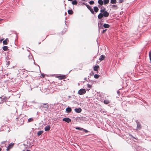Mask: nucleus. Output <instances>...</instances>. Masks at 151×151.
<instances>
[{
	"label": "nucleus",
	"mask_w": 151,
	"mask_h": 151,
	"mask_svg": "<svg viewBox=\"0 0 151 151\" xmlns=\"http://www.w3.org/2000/svg\"><path fill=\"white\" fill-rule=\"evenodd\" d=\"M48 107V106L47 104H42L41 105L40 108L42 110L43 109H45V111H47Z\"/></svg>",
	"instance_id": "obj_1"
},
{
	"label": "nucleus",
	"mask_w": 151,
	"mask_h": 151,
	"mask_svg": "<svg viewBox=\"0 0 151 151\" xmlns=\"http://www.w3.org/2000/svg\"><path fill=\"white\" fill-rule=\"evenodd\" d=\"M136 123L137 124V127L136 130H139L141 129L142 128V126L140 122L138 121L137 120L136 121Z\"/></svg>",
	"instance_id": "obj_2"
},
{
	"label": "nucleus",
	"mask_w": 151,
	"mask_h": 151,
	"mask_svg": "<svg viewBox=\"0 0 151 151\" xmlns=\"http://www.w3.org/2000/svg\"><path fill=\"white\" fill-rule=\"evenodd\" d=\"M86 92V91L85 89L81 88L78 91V93L79 95H82L85 94Z\"/></svg>",
	"instance_id": "obj_3"
},
{
	"label": "nucleus",
	"mask_w": 151,
	"mask_h": 151,
	"mask_svg": "<svg viewBox=\"0 0 151 151\" xmlns=\"http://www.w3.org/2000/svg\"><path fill=\"white\" fill-rule=\"evenodd\" d=\"M63 121L69 123L71 121V120L69 118L65 117L63 119Z\"/></svg>",
	"instance_id": "obj_4"
},
{
	"label": "nucleus",
	"mask_w": 151,
	"mask_h": 151,
	"mask_svg": "<svg viewBox=\"0 0 151 151\" xmlns=\"http://www.w3.org/2000/svg\"><path fill=\"white\" fill-rule=\"evenodd\" d=\"M9 98V97H7L3 96H2L1 97H0V99L2 100V101H3V102H6V101H7V100H8Z\"/></svg>",
	"instance_id": "obj_5"
},
{
	"label": "nucleus",
	"mask_w": 151,
	"mask_h": 151,
	"mask_svg": "<svg viewBox=\"0 0 151 151\" xmlns=\"http://www.w3.org/2000/svg\"><path fill=\"white\" fill-rule=\"evenodd\" d=\"M132 147L136 150L139 147V145L137 144V143H133L132 145Z\"/></svg>",
	"instance_id": "obj_6"
},
{
	"label": "nucleus",
	"mask_w": 151,
	"mask_h": 151,
	"mask_svg": "<svg viewBox=\"0 0 151 151\" xmlns=\"http://www.w3.org/2000/svg\"><path fill=\"white\" fill-rule=\"evenodd\" d=\"M74 110L76 113H79L81 112L82 109L80 108H75L74 109Z\"/></svg>",
	"instance_id": "obj_7"
},
{
	"label": "nucleus",
	"mask_w": 151,
	"mask_h": 151,
	"mask_svg": "<svg viewBox=\"0 0 151 151\" xmlns=\"http://www.w3.org/2000/svg\"><path fill=\"white\" fill-rule=\"evenodd\" d=\"M103 14V16L105 17H107L109 15V13L107 11L104 12L103 13H102Z\"/></svg>",
	"instance_id": "obj_8"
},
{
	"label": "nucleus",
	"mask_w": 151,
	"mask_h": 151,
	"mask_svg": "<svg viewBox=\"0 0 151 151\" xmlns=\"http://www.w3.org/2000/svg\"><path fill=\"white\" fill-rule=\"evenodd\" d=\"M103 24L101 22L98 23V27L99 29V31L100 29H103V26H102Z\"/></svg>",
	"instance_id": "obj_9"
},
{
	"label": "nucleus",
	"mask_w": 151,
	"mask_h": 151,
	"mask_svg": "<svg viewBox=\"0 0 151 151\" xmlns=\"http://www.w3.org/2000/svg\"><path fill=\"white\" fill-rule=\"evenodd\" d=\"M66 111L68 113H69L70 112L72 111L71 108L69 107H68L66 109Z\"/></svg>",
	"instance_id": "obj_10"
},
{
	"label": "nucleus",
	"mask_w": 151,
	"mask_h": 151,
	"mask_svg": "<svg viewBox=\"0 0 151 151\" xmlns=\"http://www.w3.org/2000/svg\"><path fill=\"white\" fill-rule=\"evenodd\" d=\"M50 125L46 126L45 128V131H48L50 130Z\"/></svg>",
	"instance_id": "obj_11"
},
{
	"label": "nucleus",
	"mask_w": 151,
	"mask_h": 151,
	"mask_svg": "<svg viewBox=\"0 0 151 151\" xmlns=\"http://www.w3.org/2000/svg\"><path fill=\"white\" fill-rule=\"evenodd\" d=\"M103 14L101 12L98 15V17L99 19H102L103 17Z\"/></svg>",
	"instance_id": "obj_12"
},
{
	"label": "nucleus",
	"mask_w": 151,
	"mask_h": 151,
	"mask_svg": "<svg viewBox=\"0 0 151 151\" xmlns=\"http://www.w3.org/2000/svg\"><path fill=\"white\" fill-rule=\"evenodd\" d=\"M105 57V56L104 55H101L100 57L99 60L100 61H102L104 59Z\"/></svg>",
	"instance_id": "obj_13"
},
{
	"label": "nucleus",
	"mask_w": 151,
	"mask_h": 151,
	"mask_svg": "<svg viewBox=\"0 0 151 151\" xmlns=\"http://www.w3.org/2000/svg\"><path fill=\"white\" fill-rule=\"evenodd\" d=\"M110 27V25L107 24H104L103 25V28L104 27L106 28H108Z\"/></svg>",
	"instance_id": "obj_14"
},
{
	"label": "nucleus",
	"mask_w": 151,
	"mask_h": 151,
	"mask_svg": "<svg viewBox=\"0 0 151 151\" xmlns=\"http://www.w3.org/2000/svg\"><path fill=\"white\" fill-rule=\"evenodd\" d=\"M93 10L95 12H98L99 9L97 6H95L93 7Z\"/></svg>",
	"instance_id": "obj_15"
},
{
	"label": "nucleus",
	"mask_w": 151,
	"mask_h": 151,
	"mask_svg": "<svg viewBox=\"0 0 151 151\" xmlns=\"http://www.w3.org/2000/svg\"><path fill=\"white\" fill-rule=\"evenodd\" d=\"M110 6H111V7L112 8V7H114V8H115L114 9H115V10L117 9L118 8V6H117L116 5H114V4H113V5L111 4L110 5Z\"/></svg>",
	"instance_id": "obj_16"
},
{
	"label": "nucleus",
	"mask_w": 151,
	"mask_h": 151,
	"mask_svg": "<svg viewBox=\"0 0 151 151\" xmlns=\"http://www.w3.org/2000/svg\"><path fill=\"white\" fill-rule=\"evenodd\" d=\"M110 101H109L108 99H105L104 101V103L105 104H107L110 103Z\"/></svg>",
	"instance_id": "obj_17"
},
{
	"label": "nucleus",
	"mask_w": 151,
	"mask_h": 151,
	"mask_svg": "<svg viewBox=\"0 0 151 151\" xmlns=\"http://www.w3.org/2000/svg\"><path fill=\"white\" fill-rule=\"evenodd\" d=\"M98 3L100 5L102 6L104 4V2L102 0H99Z\"/></svg>",
	"instance_id": "obj_18"
},
{
	"label": "nucleus",
	"mask_w": 151,
	"mask_h": 151,
	"mask_svg": "<svg viewBox=\"0 0 151 151\" xmlns=\"http://www.w3.org/2000/svg\"><path fill=\"white\" fill-rule=\"evenodd\" d=\"M99 67L98 65H96L93 68V70L95 71H97L98 69L99 68Z\"/></svg>",
	"instance_id": "obj_19"
},
{
	"label": "nucleus",
	"mask_w": 151,
	"mask_h": 151,
	"mask_svg": "<svg viewBox=\"0 0 151 151\" xmlns=\"http://www.w3.org/2000/svg\"><path fill=\"white\" fill-rule=\"evenodd\" d=\"M59 77H60L59 78V79H64L66 78L65 76V75H62L61 76H60Z\"/></svg>",
	"instance_id": "obj_20"
},
{
	"label": "nucleus",
	"mask_w": 151,
	"mask_h": 151,
	"mask_svg": "<svg viewBox=\"0 0 151 151\" xmlns=\"http://www.w3.org/2000/svg\"><path fill=\"white\" fill-rule=\"evenodd\" d=\"M78 2L76 0H73L72 2V4L73 5H76Z\"/></svg>",
	"instance_id": "obj_21"
},
{
	"label": "nucleus",
	"mask_w": 151,
	"mask_h": 151,
	"mask_svg": "<svg viewBox=\"0 0 151 151\" xmlns=\"http://www.w3.org/2000/svg\"><path fill=\"white\" fill-rule=\"evenodd\" d=\"M68 13L69 14H72L73 13V12L72 9L69 10L68 11Z\"/></svg>",
	"instance_id": "obj_22"
},
{
	"label": "nucleus",
	"mask_w": 151,
	"mask_h": 151,
	"mask_svg": "<svg viewBox=\"0 0 151 151\" xmlns=\"http://www.w3.org/2000/svg\"><path fill=\"white\" fill-rule=\"evenodd\" d=\"M7 40H8V39L6 38L5 40L3 41V43L4 45H6L7 44H8V42H7Z\"/></svg>",
	"instance_id": "obj_23"
},
{
	"label": "nucleus",
	"mask_w": 151,
	"mask_h": 151,
	"mask_svg": "<svg viewBox=\"0 0 151 151\" xmlns=\"http://www.w3.org/2000/svg\"><path fill=\"white\" fill-rule=\"evenodd\" d=\"M43 132V131H39L37 133V135L38 136H40L41 135V134Z\"/></svg>",
	"instance_id": "obj_24"
},
{
	"label": "nucleus",
	"mask_w": 151,
	"mask_h": 151,
	"mask_svg": "<svg viewBox=\"0 0 151 151\" xmlns=\"http://www.w3.org/2000/svg\"><path fill=\"white\" fill-rule=\"evenodd\" d=\"M109 0H103L104 4H106L109 2Z\"/></svg>",
	"instance_id": "obj_25"
},
{
	"label": "nucleus",
	"mask_w": 151,
	"mask_h": 151,
	"mask_svg": "<svg viewBox=\"0 0 151 151\" xmlns=\"http://www.w3.org/2000/svg\"><path fill=\"white\" fill-rule=\"evenodd\" d=\"M110 3L112 4H115L116 3V0H111Z\"/></svg>",
	"instance_id": "obj_26"
},
{
	"label": "nucleus",
	"mask_w": 151,
	"mask_h": 151,
	"mask_svg": "<svg viewBox=\"0 0 151 151\" xmlns=\"http://www.w3.org/2000/svg\"><path fill=\"white\" fill-rule=\"evenodd\" d=\"M3 49L4 51H6L8 49V47L6 46H3Z\"/></svg>",
	"instance_id": "obj_27"
},
{
	"label": "nucleus",
	"mask_w": 151,
	"mask_h": 151,
	"mask_svg": "<svg viewBox=\"0 0 151 151\" xmlns=\"http://www.w3.org/2000/svg\"><path fill=\"white\" fill-rule=\"evenodd\" d=\"M85 118V117H78V118H76V120H77V119H79L80 120H83Z\"/></svg>",
	"instance_id": "obj_28"
},
{
	"label": "nucleus",
	"mask_w": 151,
	"mask_h": 151,
	"mask_svg": "<svg viewBox=\"0 0 151 151\" xmlns=\"http://www.w3.org/2000/svg\"><path fill=\"white\" fill-rule=\"evenodd\" d=\"M14 144V143H11L9 144L8 147H9L11 149L13 147Z\"/></svg>",
	"instance_id": "obj_29"
},
{
	"label": "nucleus",
	"mask_w": 151,
	"mask_h": 151,
	"mask_svg": "<svg viewBox=\"0 0 151 151\" xmlns=\"http://www.w3.org/2000/svg\"><path fill=\"white\" fill-rule=\"evenodd\" d=\"M75 129H77V130H81V131H82L83 129V128H81V127H76L75 128Z\"/></svg>",
	"instance_id": "obj_30"
},
{
	"label": "nucleus",
	"mask_w": 151,
	"mask_h": 151,
	"mask_svg": "<svg viewBox=\"0 0 151 151\" xmlns=\"http://www.w3.org/2000/svg\"><path fill=\"white\" fill-rule=\"evenodd\" d=\"M142 149V148L140 146H139V147L137 148V149L136 150V151H141V150Z\"/></svg>",
	"instance_id": "obj_31"
},
{
	"label": "nucleus",
	"mask_w": 151,
	"mask_h": 151,
	"mask_svg": "<svg viewBox=\"0 0 151 151\" xmlns=\"http://www.w3.org/2000/svg\"><path fill=\"white\" fill-rule=\"evenodd\" d=\"M106 8H104L103 9H101L100 11V12H101V13H103L104 12H106Z\"/></svg>",
	"instance_id": "obj_32"
},
{
	"label": "nucleus",
	"mask_w": 151,
	"mask_h": 151,
	"mask_svg": "<svg viewBox=\"0 0 151 151\" xmlns=\"http://www.w3.org/2000/svg\"><path fill=\"white\" fill-rule=\"evenodd\" d=\"M33 121V119L32 118H29L28 120V121L29 122H31Z\"/></svg>",
	"instance_id": "obj_33"
},
{
	"label": "nucleus",
	"mask_w": 151,
	"mask_h": 151,
	"mask_svg": "<svg viewBox=\"0 0 151 151\" xmlns=\"http://www.w3.org/2000/svg\"><path fill=\"white\" fill-rule=\"evenodd\" d=\"M89 10L92 14H94L93 10L91 8Z\"/></svg>",
	"instance_id": "obj_34"
},
{
	"label": "nucleus",
	"mask_w": 151,
	"mask_h": 151,
	"mask_svg": "<svg viewBox=\"0 0 151 151\" xmlns=\"http://www.w3.org/2000/svg\"><path fill=\"white\" fill-rule=\"evenodd\" d=\"M149 57L150 60V63H151V51H150L149 52Z\"/></svg>",
	"instance_id": "obj_35"
},
{
	"label": "nucleus",
	"mask_w": 151,
	"mask_h": 151,
	"mask_svg": "<svg viewBox=\"0 0 151 151\" xmlns=\"http://www.w3.org/2000/svg\"><path fill=\"white\" fill-rule=\"evenodd\" d=\"M99 77V75L98 74H96L94 75V77L95 78H98Z\"/></svg>",
	"instance_id": "obj_36"
},
{
	"label": "nucleus",
	"mask_w": 151,
	"mask_h": 151,
	"mask_svg": "<svg viewBox=\"0 0 151 151\" xmlns=\"http://www.w3.org/2000/svg\"><path fill=\"white\" fill-rule=\"evenodd\" d=\"M89 3L90 4H94V1H91L89 2Z\"/></svg>",
	"instance_id": "obj_37"
},
{
	"label": "nucleus",
	"mask_w": 151,
	"mask_h": 151,
	"mask_svg": "<svg viewBox=\"0 0 151 151\" xmlns=\"http://www.w3.org/2000/svg\"><path fill=\"white\" fill-rule=\"evenodd\" d=\"M86 6L88 9H89L91 8V7L88 5L87 4H86Z\"/></svg>",
	"instance_id": "obj_38"
},
{
	"label": "nucleus",
	"mask_w": 151,
	"mask_h": 151,
	"mask_svg": "<svg viewBox=\"0 0 151 151\" xmlns=\"http://www.w3.org/2000/svg\"><path fill=\"white\" fill-rule=\"evenodd\" d=\"M87 86L88 88H91V87L92 85L91 84H87Z\"/></svg>",
	"instance_id": "obj_39"
},
{
	"label": "nucleus",
	"mask_w": 151,
	"mask_h": 151,
	"mask_svg": "<svg viewBox=\"0 0 151 151\" xmlns=\"http://www.w3.org/2000/svg\"><path fill=\"white\" fill-rule=\"evenodd\" d=\"M83 129L82 131H83L84 132H88V131L87 130H86L84 128H83Z\"/></svg>",
	"instance_id": "obj_40"
},
{
	"label": "nucleus",
	"mask_w": 151,
	"mask_h": 151,
	"mask_svg": "<svg viewBox=\"0 0 151 151\" xmlns=\"http://www.w3.org/2000/svg\"><path fill=\"white\" fill-rule=\"evenodd\" d=\"M106 30H107V29H105L104 30H103L102 31V32L101 33H104L106 31Z\"/></svg>",
	"instance_id": "obj_41"
},
{
	"label": "nucleus",
	"mask_w": 151,
	"mask_h": 151,
	"mask_svg": "<svg viewBox=\"0 0 151 151\" xmlns=\"http://www.w3.org/2000/svg\"><path fill=\"white\" fill-rule=\"evenodd\" d=\"M94 72H91V73H90V76H93L94 75Z\"/></svg>",
	"instance_id": "obj_42"
},
{
	"label": "nucleus",
	"mask_w": 151,
	"mask_h": 151,
	"mask_svg": "<svg viewBox=\"0 0 151 151\" xmlns=\"http://www.w3.org/2000/svg\"><path fill=\"white\" fill-rule=\"evenodd\" d=\"M10 148L9 147H7L6 148V151H9V150L10 149Z\"/></svg>",
	"instance_id": "obj_43"
},
{
	"label": "nucleus",
	"mask_w": 151,
	"mask_h": 151,
	"mask_svg": "<svg viewBox=\"0 0 151 151\" xmlns=\"http://www.w3.org/2000/svg\"><path fill=\"white\" fill-rule=\"evenodd\" d=\"M131 137L132 138V139H136L137 140V139L135 138L134 137H133V136L131 135Z\"/></svg>",
	"instance_id": "obj_44"
},
{
	"label": "nucleus",
	"mask_w": 151,
	"mask_h": 151,
	"mask_svg": "<svg viewBox=\"0 0 151 151\" xmlns=\"http://www.w3.org/2000/svg\"><path fill=\"white\" fill-rule=\"evenodd\" d=\"M16 119H18V120H19V119H22V117H21V118L20 116H19L18 118H17Z\"/></svg>",
	"instance_id": "obj_45"
},
{
	"label": "nucleus",
	"mask_w": 151,
	"mask_h": 151,
	"mask_svg": "<svg viewBox=\"0 0 151 151\" xmlns=\"http://www.w3.org/2000/svg\"><path fill=\"white\" fill-rule=\"evenodd\" d=\"M123 0H119V3H122L123 2Z\"/></svg>",
	"instance_id": "obj_46"
},
{
	"label": "nucleus",
	"mask_w": 151,
	"mask_h": 151,
	"mask_svg": "<svg viewBox=\"0 0 151 151\" xmlns=\"http://www.w3.org/2000/svg\"><path fill=\"white\" fill-rule=\"evenodd\" d=\"M6 142V141H4L2 142H1V144H5Z\"/></svg>",
	"instance_id": "obj_47"
},
{
	"label": "nucleus",
	"mask_w": 151,
	"mask_h": 151,
	"mask_svg": "<svg viewBox=\"0 0 151 151\" xmlns=\"http://www.w3.org/2000/svg\"><path fill=\"white\" fill-rule=\"evenodd\" d=\"M41 76H42L43 78H44L45 76V74L44 73H42L41 74Z\"/></svg>",
	"instance_id": "obj_48"
},
{
	"label": "nucleus",
	"mask_w": 151,
	"mask_h": 151,
	"mask_svg": "<svg viewBox=\"0 0 151 151\" xmlns=\"http://www.w3.org/2000/svg\"><path fill=\"white\" fill-rule=\"evenodd\" d=\"M31 57H32V55H29V58H31Z\"/></svg>",
	"instance_id": "obj_49"
},
{
	"label": "nucleus",
	"mask_w": 151,
	"mask_h": 151,
	"mask_svg": "<svg viewBox=\"0 0 151 151\" xmlns=\"http://www.w3.org/2000/svg\"><path fill=\"white\" fill-rule=\"evenodd\" d=\"M4 40V39H2L1 40H0V43H1L2 41Z\"/></svg>",
	"instance_id": "obj_50"
},
{
	"label": "nucleus",
	"mask_w": 151,
	"mask_h": 151,
	"mask_svg": "<svg viewBox=\"0 0 151 151\" xmlns=\"http://www.w3.org/2000/svg\"><path fill=\"white\" fill-rule=\"evenodd\" d=\"M117 93L119 95V93H120V92L119 91H117Z\"/></svg>",
	"instance_id": "obj_51"
},
{
	"label": "nucleus",
	"mask_w": 151,
	"mask_h": 151,
	"mask_svg": "<svg viewBox=\"0 0 151 151\" xmlns=\"http://www.w3.org/2000/svg\"><path fill=\"white\" fill-rule=\"evenodd\" d=\"M87 4V3H85L84 2L82 3V4L83 5H86V4Z\"/></svg>",
	"instance_id": "obj_52"
},
{
	"label": "nucleus",
	"mask_w": 151,
	"mask_h": 151,
	"mask_svg": "<svg viewBox=\"0 0 151 151\" xmlns=\"http://www.w3.org/2000/svg\"><path fill=\"white\" fill-rule=\"evenodd\" d=\"M84 80H85V81H87V78H85L84 79Z\"/></svg>",
	"instance_id": "obj_53"
},
{
	"label": "nucleus",
	"mask_w": 151,
	"mask_h": 151,
	"mask_svg": "<svg viewBox=\"0 0 151 151\" xmlns=\"http://www.w3.org/2000/svg\"><path fill=\"white\" fill-rule=\"evenodd\" d=\"M42 111H43L44 112H45V111H45V109H43V110H42Z\"/></svg>",
	"instance_id": "obj_54"
},
{
	"label": "nucleus",
	"mask_w": 151,
	"mask_h": 151,
	"mask_svg": "<svg viewBox=\"0 0 151 151\" xmlns=\"http://www.w3.org/2000/svg\"><path fill=\"white\" fill-rule=\"evenodd\" d=\"M23 151H25V150H23ZM26 151H30V150H27Z\"/></svg>",
	"instance_id": "obj_55"
},
{
	"label": "nucleus",
	"mask_w": 151,
	"mask_h": 151,
	"mask_svg": "<svg viewBox=\"0 0 151 151\" xmlns=\"http://www.w3.org/2000/svg\"><path fill=\"white\" fill-rule=\"evenodd\" d=\"M34 60V64L35 65H36V63H35V60Z\"/></svg>",
	"instance_id": "obj_56"
},
{
	"label": "nucleus",
	"mask_w": 151,
	"mask_h": 151,
	"mask_svg": "<svg viewBox=\"0 0 151 151\" xmlns=\"http://www.w3.org/2000/svg\"><path fill=\"white\" fill-rule=\"evenodd\" d=\"M64 30H65V32H66V31L67 30V29H65Z\"/></svg>",
	"instance_id": "obj_57"
},
{
	"label": "nucleus",
	"mask_w": 151,
	"mask_h": 151,
	"mask_svg": "<svg viewBox=\"0 0 151 151\" xmlns=\"http://www.w3.org/2000/svg\"><path fill=\"white\" fill-rule=\"evenodd\" d=\"M82 1H86V0H82Z\"/></svg>",
	"instance_id": "obj_58"
},
{
	"label": "nucleus",
	"mask_w": 151,
	"mask_h": 151,
	"mask_svg": "<svg viewBox=\"0 0 151 151\" xmlns=\"http://www.w3.org/2000/svg\"><path fill=\"white\" fill-rule=\"evenodd\" d=\"M73 0H68V1H72Z\"/></svg>",
	"instance_id": "obj_59"
},
{
	"label": "nucleus",
	"mask_w": 151,
	"mask_h": 151,
	"mask_svg": "<svg viewBox=\"0 0 151 151\" xmlns=\"http://www.w3.org/2000/svg\"><path fill=\"white\" fill-rule=\"evenodd\" d=\"M2 20V19H0V21H1Z\"/></svg>",
	"instance_id": "obj_60"
},
{
	"label": "nucleus",
	"mask_w": 151,
	"mask_h": 151,
	"mask_svg": "<svg viewBox=\"0 0 151 151\" xmlns=\"http://www.w3.org/2000/svg\"><path fill=\"white\" fill-rule=\"evenodd\" d=\"M41 43V42H39L38 43V44H40Z\"/></svg>",
	"instance_id": "obj_61"
},
{
	"label": "nucleus",
	"mask_w": 151,
	"mask_h": 151,
	"mask_svg": "<svg viewBox=\"0 0 151 151\" xmlns=\"http://www.w3.org/2000/svg\"><path fill=\"white\" fill-rule=\"evenodd\" d=\"M1 148L0 147V151H1Z\"/></svg>",
	"instance_id": "obj_62"
},
{
	"label": "nucleus",
	"mask_w": 151,
	"mask_h": 151,
	"mask_svg": "<svg viewBox=\"0 0 151 151\" xmlns=\"http://www.w3.org/2000/svg\"><path fill=\"white\" fill-rule=\"evenodd\" d=\"M38 65V66L39 67V65Z\"/></svg>",
	"instance_id": "obj_63"
},
{
	"label": "nucleus",
	"mask_w": 151,
	"mask_h": 151,
	"mask_svg": "<svg viewBox=\"0 0 151 151\" xmlns=\"http://www.w3.org/2000/svg\"><path fill=\"white\" fill-rule=\"evenodd\" d=\"M98 6H99V7H100V6L99 5Z\"/></svg>",
	"instance_id": "obj_64"
}]
</instances>
